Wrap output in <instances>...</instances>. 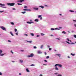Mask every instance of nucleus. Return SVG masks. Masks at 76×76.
<instances>
[{
  "label": "nucleus",
  "mask_w": 76,
  "mask_h": 76,
  "mask_svg": "<svg viewBox=\"0 0 76 76\" xmlns=\"http://www.w3.org/2000/svg\"><path fill=\"white\" fill-rule=\"evenodd\" d=\"M56 39H58V40H60V39H60V38H56Z\"/></svg>",
  "instance_id": "58836bf2"
},
{
  "label": "nucleus",
  "mask_w": 76,
  "mask_h": 76,
  "mask_svg": "<svg viewBox=\"0 0 76 76\" xmlns=\"http://www.w3.org/2000/svg\"><path fill=\"white\" fill-rule=\"evenodd\" d=\"M47 47H48V48H50V46L49 45H47Z\"/></svg>",
  "instance_id": "c03bdc74"
},
{
  "label": "nucleus",
  "mask_w": 76,
  "mask_h": 76,
  "mask_svg": "<svg viewBox=\"0 0 76 76\" xmlns=\"http://www.w3.org/2000/svg\"><path fill=\"white\" fill-rule=\"evenodd\" d=\"M40 37V36L39 35H37V37Z\"/></svg>",
  "instance_id": "de8ad7c7"
},
{
  "label": "nucleus",
  "mask_w": 76,
  "mask_h": 76,
  "mask_svg": "<svg viewBox=\"0 0 76 76\" xmlns=\"http://www.w3.org/2000/svg\"><path fill=\"white\" fill-rule=\"evenodd\" d=\"M74 26L75 27H76V24H74Z\"/></svg>",
  "instance_id": "3c124183"
},
{
  "label": "nucleus",
  "mask_w": 76,
  "mask_h": 76,
  "mask_svg": "<svg viewBox=\"0 0 76 76\" xmlns=\"http://www.w3.org/2000/svg\"><path fill=\"white\" fill-rule=\"evenodd\" d=\"M23 10H24V11H27L28 9H23Z\"/></svg>",
  "instance_id": "2f4dec72"
},
{
  "label": "nucleus",
  "mask_w": 76,
  "mask_h": 76,
  "mask_svg": "<svg viewBox=\"0 0 76 76\" xmlns=\"http://www.w3.org/2000/svg\"><path fill=\"white\" fill-rule=\"evenodd\" d=\"M56 56H58V57H61V54H56Z\"/></svg>",
  "instance_id": "9d476101"
},
{
  "label": "nucleus",
  "mask_w": 76,
  "mask_h": 76,
  "mask_svg": "<svg viewBox=\"0 0 76 76\" xmlns=\"http://www.w3.org/2000/svg\"><path fill=\"white\" fill-rule=\"evenodd\" d=\"M15 32H16V31H17V29H16V28H15Z\"/></svg>",
  "instance_id": "49530a36"
},
{
  "label": "nucleus",
  "mask_w": 76,
  "mask_h": 76,
  "mask_svg": "<svg viewBox=\"0 0 76 76\" xmlns=\"http://www.w3.org/2000/svg\"><path fill=\"white\" fill-rule=\"evenodd\" d=\"M21 51H22V52H23L24 51V50H20Z\"/></svg>",
  "instance_id": "bf43d9fd"
},
{
  "label": "nucleus",
  "mask_w": 76,
  "mask_h": 76,
  "mask_svg": "<svg viewBox=\"0 0 76 76\" xmlns=\"http://www.w3.org/2000/svg\"><path fill=\"white\" fill-rule=\"evenodd\" d=\"M21 13H22V14H25L26 13V12L24 11V12H21Z\"/></svg>",
  "instance_id": "bb28decb"
},
{
  "label": "nucleus",
  "mask_w": 76,
  "mask_h": 76,
  "mask_svg": "<svg viewBox=\"0 0 76 76\" xmlns=\"http://www.w3.org/2000/svg\"><path fill=\"white\" fill-rule=\"evenodd\" d=\"M35 66V65L34 64H32L30 65V66Z\"/></svg>",
  "instance_id": "c756f323"
},
{
  "label": "nucleus",
  "mask_w": 76,
  "mask_h": 76,
  "mask_svg": "<svg viewBox=\"0 0 76 76\" xmlns=\"http://www.w3.org/2000/svg\"><path fill=\"white\" fill-rule=\"evenodd\" d=\"M26 42H29V43H32V40L30 41H26Z\"/></svg>",
  "instance_id": "f8f14e48"
},
{
  "label": "nucleus",
  "mask_w": 76,
  "mask_h": 76,
  "mask_svg": "<svg viewBox=\"0 0 76 76\" xmlns=\"http://www.w3.org/2000/svg\"><path fill=\"white\" fill-rule=\"evenodd\" d=\"M24 8H25V9H26L28 8V7L25 6H24Z\"/></svg>",
  "instance_id": "f704fd0d"
},
{
  "label": "nucleus",
  "mask_w": 76,
  "mask_h": 76,
  "mask_svg": "<svg viewBox=\"0 0 76 76\" xmlns=\"http://www.w3.org/2000/svg\"><path fill=\"white\" fill-rule=\"evenodd\" d=\"M12 10H16V9L13 8L12 9Z\"/></svg>",
  "instance_id": "052dcab7"
},
{
  "label": "nucleus",
  "mask_w": 76,
  "mask_h": 76,
  "mask_svg": "<svg viewBox=\"0 0 76 76\" xmlns=\"http://www.w3.org/2000/svg\"><path fill=\"white\" fill-rule=\"evenodd\" d=\"M35 22H39V20L38 19H36L34 20Z\"/></svg>",
  "instance_id": "dca6fc26"
},
{
  "label": "nucleus",
  "mask_w": 76,
  "mask_h": 76,
  "mask_svg": "<svg viewBox=\"0 0 76 76\" xmlns=\"http://www.w3.org/2000/svg\"><path fill=\"white\" fill-rule=\"evenodd\" d=\"M1 7H2V8H7L6 7L3 6H1Z\"/></svg>",
  "instance_id": "4c0bfd02"
},
{
  "label": "nucleus",
  "mask_w": 76,
  "mask_h": 76,
  "mask_svg": "<svg viewBox=\"0 0 76 76\" xmlns=\"http://www.w3.org/2000/svg\"><path fill=\"white\" fill-rule=\"evenodd\" d=\"M55 75H58V73H55L54 74Z\"/></svg>",
  "instance_id": "13d9d810"
},
{
  "label": "nucleus",
  "mask_w": 76,
  "mask_h": 76,
  "mask_svg": "<svg viewBox=\"0 0 76 76\" xmlns=\"http://www.w3.org/2000/svg\"><path fill=\"white\" fill-rule=\"evenodd\" d=\"M49 51H50V50H51V48H49Z\"/></svg>",
  "instance_id": "5fc2aeb1"
},
{
  "label": "nucleus",
  "mask_w": 76,
  "mask_h": 76,
  "mask_svg": "<svg viewBox=\"0 0 76 76\" xmlns=\"http://www.w3.org/2000/svg\"><path fill=\"white\" fill-rule=\"evenodd\" d=\"M34 56V53H31L30 55H28L27 56V57H32Z\"/></svg>",
  "instance_id": "39448f33"
},
{
  "label": "nucleus",
  "mask_w": 76,
  "mask_h": 76,
  "mask_svg": "<svg viewBox=\"0 0 76 76\" xmlns=\"http://www.w3.org/2000/svg\"><path fill=\"white\" fill-rule=\"evenodd\" d=\"M38 8L37 7H34L33 8V9L34 10H38Z\"/></svg>",
  "instance_id": "1a4fd4ad"
},
{
  "label": "nucleus",
  "mask_w": 76,
  "mask_h": 76,
  "mask_svg": "<svg viewBox=\"0 0 76 76\" xmlns=\"http://www.w3.org/2000/svg\"><path fill=\"white\" fill-rule=\"evenodd\" d=\"M26 70L27 72H28V73H29V72H30L29 71V69H28V68L26 69Z\"/></svg>",
  "instance_id": "4468645a"
},
{
  "label": "nucleus",
  "mask_w": 76,
  "mask_h": 76,
  "mask_svg": "<svg viewBox=\"0 0 76 76\" xmlns=\"http://www.w3.org/2000/svg\"><path fill=\"white\" fill-rule=\"evenodd\" d=\"M4 12V11H0V13H3Z\"/></svg>",
  "instance_id": "e433bc0d"
},
{
  "label": "nucleus",
  "mask_w": 76,
  "mask_h": 76,
  "mask_svg": "<svg viewBox=\"0 0 76 76\" xmlns=\"http://www.w3.org/2000/svg\"><path fill=\"white\" fill-rule=\"evenodd\" d=\"M15 34H16V35H18V33L17 32V33H15Z\"/></svg>",
  "instance_id": "37998d69"
},
{
  "label": "nucleus",
  "mask_w": 76,
  "mask_h": 76,
  "mask_svg": "<svg viewBox=\"0 0 76 76\" xmlns=\"http://www.w3.org/2000/svg\"><path fill=\"white\" fill-rule=\"evenodd\" d=\"M0 28L2 29V30H3L4 31H6V28L4 27V26H1Z\"/></svg>",
  "instance_id": "423d86ee"
},
{
  "label": "nucleus",
  "mask_w": 76,
  "mask_h": 76,
  "mask_svg": "<svg viewBox=\"0 0 76 76\" xmlns=\"http://www.w3.org/2000/svg\"><path fill=\"white\" fill-rule=\"evenodd\" d=\"M45 55H47V53H46V52H45Z\"/></svg>",
  "instance_id": "680f3d73"
},
{
  "label": "nucleus",
  "mask_w": 76,
  "mask_h": 76,
  "mask_svg": "<svg viewBox=\"0 0 76 76\" xmlns=\"http://www.w3.org/2000/svg\"><path fill=\"white\" fill-rule=\"evenodd\" d=\"M49 58H50V57L49 56H47L46 57V58L47 59Z\"/></svg>",
  "instance_id": "79ce46f5"
},
{
  "label": "nucleus",
  "mask_w": 76,
  "mask_h": 76,
  "mask_svg": "<svg viewBox=\"0 0 76 76\" xmlns=\"http://www.w3.org/2000/svg\"><path fill=\"white\" fill-rule=\"evenodd\" d=\"M55 69L56 70H57V71L59 70V69L57 67V66L56 67Z\"/></svg>",
  "instance_id": "2eb2a0df"
},
{
  "label": "nucleus",
  "mask_w": 76,
  "mask_h": 76,
  "mask_svg": "<svg viewBox=\"0 0 76 76\" xmlns=\"http://www.w3.org/2000/svg\"><path fill=\"white\" fill-rule=\"evenodd\" d=\"M50 36H51V37H53V35L52 34L50 35Z\"/></svg>",
  "instance_id": "69168bd1"
},
{
  "label": "nucleus",
  "mask_w": 76,
  "mask_h": 76,
  "mask_svg": "<svg viewBox=\"0 0 76 76\" xmlns=\"http://www.w3.org/2000/svg\"><path fill=\"white\" fill-rule=\"evenodd\" d=\"M57 66H58V67H60L61 68H62V67H63V65L61 64H56L55 65V67H57Z\"/></svg>",
  "instance_id": "f03ea898"
},
{
  "label": "nucleus",
  "mask_w": 76,
  "mask_h": 76,
  "mask_svg": "<svg viewBox=\"0 0 76 76\" xmlns=\"http://www.w3.org/2000/svg\"><path fill=\"white\" fill-rule=\"evenodd\" d=\"M24 36H25L26 37H28V35L27 34H24Z\"/></svg>",
  "instance_id": "c9c22d12"
},
{
  "label": "nucleus",
  "mask_w": 76,
  "mask_h": 76,
  "mask_svg": "<svg viewBox=\"0 0 76 76\" xmlns=\"http://www.w3.org/2000/svg\"><path fill=\"white\" fill-rule=\"evenodd\" d=\"M66 40H67L68 41H69V38H67L66 39Z\"/></svg>",
  "instance_id": "a18cd8bd"
},
{
  "label": "nucleus",
  "mask_w": 76,
  "mask_h": 76,
  "mask_svg": "<svg viewBox=\"0 0 76 76\" xmlns=\"http://www.w3.org/2000/svg\"><path fill=\"white\" fill-rule=\"evenodd\" d=\"M43 47H44V45H41V46L40 47V48L41 49H42V48H43Z\"/></svg>",
  "instance_id": "6ab92c4d"
},
{
  "label": "nucleus",
  "mask_w": 76,
  "mask_h": 76,
  "mask_svg": "<svg viewBox=\"0 0 76 76\" xmlns=\"http://www.w3.org/2000/svg\"><path fill=\"white\" fill-rule=\"evenodd\" d=\"M10 23L11 25H14V23L13 22H11Z\"/></svg>",
  "instance_id": "72a5a7b5"
},
{
  "label": "nucleus",
  "mask_w": 76,
  "mask_h": 76,
  "mask_svg": "<svg viewBox=\"0 0 76 76\" xmlns=\"http://www.w3.org/2000/svg\"><path fill=\"white\" fill-rule=\"evenodd\" d=\"M30 22L27 21L26 22L27 23H28V24H31L32 23H34V22L32 21V20L31 19L30 20Z\"/></svg>",
  "instance_id": "7ed1b4c3"
},
{
  "label": "nucleus",
  "mask_w": 76,
  "mask_h": 76,
  "mask_svg": "<svg viewBox=\"0 0 76 76\" xmlns=\"http://www.w3.org/2000/svg\"><path fill=\"white\" fill-rule=\"evenodd\" d=\"M30 35H31V36H34V34L32 33H30Z\"/></svg>",
  "instance_id": "393cba45"
},
{
  "label": "nucleus",
  "mask_w": 76,
  "mask_h": 76,
  "mask_svg": "<svg viewBox=\"0 0 76 76\" xmlns=\"http://www.w3.org/2000/svg\"><path fill=\"white\" fill-rule=\"evenodd\" d=\"M32 11L31 9H27V11H28L29 12H31Z\"/></svg>",
  "instance_id": "7c9ffc66"
},
{
  "label": "nucleus",
  "mask_w": 76,
  "mask_h": 76,
  "mask_svg": "<svg viewBox=\"0 0 76 76\" xmlns=\"http://www.w3.org/2000/svg\"><path fill=\"white\" fill-rule=\"evenodd\" d=\"M10 53H12V54H13V51L12 50H11L10 51Z\"/></svg>",
  "instance_id": "473e14b6"
},
{
  "label": "nucleus",
  "mask_w": 76,
  "mask_h": 76,
  "mask_svg": "<svg viewBox=\"0 0 76 76\" xmlns=\"http://www.w3.org/2000/svg\"><path fill=\"white\" fill-rule=\"evenodd\" d=\"M40 34H41V36H44V35H45V34H44L43 33H41Z\"/></svg>",
  "instance_id": "412c9836"
},
{
  "label": "nucleus",
  "mask_w": 76,
  "mask_h": 76,
  "mask_svg": "<svg viewBox=\"0 0 76 76\" xmlns=\"http://www.w3.org/2000/svg\"><path fill=\"white\" fill-rule=\"evenodd\" d=\"M45 6L46 7H48V6L47 5H45Z\"/></svg>",
  "instance_id": "4d7b16f0"
},
{
  "label": "nucleus",
  "mask_w": 76,
  "mask_h": 76,
  "mask_svg": "<svg viewBox=\"0 0 76 76\" xmlns=\"http://www.w3.org/2000/svg\"><path fill=\"white\" fill-rule=\"evenodd\" d=\"M74 38H76V35H74Z\"/></svg>",
  "instance_id": "864d4df0"
},
{
  "label": "nucleus",
  "mask_w": 76,
  "mask_h": 76,
  "mask_svg": "<svg viewBox=\"0 0 76 76\" xmlns=\"http://www.w3.org/2000/svg\"><path fill=\"white\" fill-rule=\"evenodd\" d=\"M44 61H45V62H46V63H47V61L46 60H44Z\"/></svg>",
  "instance_id": "6e6d98bb"
},
{
  "label": "nucleus",
  "mask_w": 76,
  "mask_h": 76,
  "mask_svg": "<svg viewBox=\"0 0 76 76\" xmlns=\"http://www.w3.org/2000/svg\"><path fill=\"white\" fill-rule=\"evenodd\" d=\"M40 19L42 20V17H41L40 18Z\"/></svg>",
  "instance_id": "603ef678"
},
{
  "label": "nucleus",
  "mask_w": 76,
  "mask_h": 76,
  "mask_svg": "<svg viewBox=\"0 0 76 76\" xmlns=\"http://www.w3.org/2000/svg\"><path fill=\"white\" fill-rule=\"evenodd\" d=\"M62 34H66V32L64 31H63L62 32Z\"/></svg>",
  "instance_id": "aec40b11"
},
{
  "label": "nucleus",
  "mask_w": 76,
  "mask_h": 76,
  "mask_svg": "<svg viewBox=\"0 0 76 76\" xmlns=\"http://www.w3.org/2000/svg\"><path fill=\"white\" fill-rule=\"evenodd\" d=\"M39 76H42V74H41Z\"/></svg>",
  "instance_id": "338daca9"
},
{
  "label": "nucleus",
  "mask_w": 76,
  "mask_h": 76,
  "mask_svg": "<svg viewBox=\"0 0 76 76\" xmlns=\"http://www.w3.org/2000/svg\"><path fill=\"white\" fill-rule=\"evenodd\" d=\"M41 17H42V15H39L38 16V18H41Z\"/></svg>",
  "instance_id": "5701e85b"
},
{
  "label": "nucleus",
  "mask_w": 76,
  "mask_h": 76,
  "mask_svg": "<svg viewBox=\"0 0 76 76\" xmlns=\"http://www.w3.org/2000/svg\"><path fill=\"white\" fill-rule=\"evenodd\" d=\"M65 42L67 43V44H71V45H72L73 44H75V43L73 42H72L71 43H70L69 42H67V40H66Z\"/></svg>",
  "instance_id": "0eeeda50"
},
{
  "label": "nucleus",
  "mask_w": 76,
  "mask_h": 76,
  "mask_svg": "<svg viewBox=\"0 0 76 76\" xmlns=\"http://www.w3.org/2000/svg\"><path fill=\"white\" fill-rule=\"evenodd\" d=\"M0 6H5V4L0 3Z\"/></svg>",
  "instance_id": "9b49d317"
},
{
  "label": "nucleus",
  "mask_w": 76,
  "mask_h": 76,
  "mask_svg": "<svg viewBox=\"0 0 76 76\" xmlns=\"http://www.w3.org/2000/svg\"><path fill=\"white\" fill-rule=\"evenodd\" d=\"M68 58H70V56H68Z\"/></svg>",
  "instance_id": "774afa93"
},
{
  "label": "nucleus",
  "mask_w": 76,
  "mask_h": 76,
  "mask_svg": "<svg viewBox=\"0 0 76 76\" xmlns=\"http://www.w3.org/2000/svg\"><path fill=\"white\" fill-rule=\"evenodd\" d=\"M24 1V0H21L18 1L20 2V3H22V1Z\"/></svg>",
  "instance_id": "4be33fe9"
},
{
  "label": "nucleus",
  "mask_w": 76,
  "mask_h": 76,
  "mask_svg": "<svg viewBox=\"0 0 76 76\" xmlns=\"http://www.w3.org/2000/svg\"><path fill=\"white\" fill-rule=\"evenodd\" d=\"M10 34L11 35H12V36H14V35H13V34L12 32L11 31H10Z\"/></svg>",
  "instance_id": "b1692460"
},
{
  "label": "nucleus",
  "mask_w": 76,
  "mask_h": 76,
  "mask_svg": "<svg viewBox=\"0 0 76 76\" xmlns=\"http://www.w3.org/2000/svg\"><path fill=\"white\" fill-rule=\"evenodd\" d=\"M0 75H2V73L1 72H0Z\"/></svg>",
  "instance_id": "8fccbe9b"
},
{
  "label": "nucleus",
  "mask_w": 76,
  "mask_h": 76,
  "mask_svg": "<svg viewBox=\"0 0 76 76\" xmlns=\"http://www.w3.org/2000/svg\"><path fill=\"white\" fill-rule=\"evenodd\" d=\"M69 11L70 12H72V13L75 12V11L73 10H69Z\"/></svg>",
  "instance_id": "a878e982"
},
{
  "label": "nucleus",
  "mask_w": 76,
  "mask_h": 76,
  "mask_svg": "<svg viewBox=\"0 0 76 76\" xmlns=\"http://www.w3.org/2000/svg\"><path fill=\"white\" fill-rule=\"evenodd\" d=\"M19 75H21L22 74H21V73H19Z\"/></svg>",
  "instance_id": "0e129e2a"
},
{
  "label": "nucleus",
  "mask_w": 76,
  "mask_h": 76,
  "mask_svg": "<svg viewBox=\"0 0 76 76\" xmlns=\"http://www.w3.org/2000/svg\"><path fill=\"white\" fill-rule=\"evenodd\" d=\"M3 51L2 50L0 49V56H4V54H6V53H2Z\"/></svg>",
  "instance_id": "f257e3e1"
},
{
  "label": "nucleus",
  "mask_w": 76,
  "mask_h": 76,
  "mask_svg": "<svg viewBox=\"0 0 76 76\" xmlns=\"http://www.w3.org/2000/svg\"><path fill=\"white\" fill-rule=\"evenodd\" d=\"M8 42H11V41H10V40H8Z\"/></svg>",
  "instance_id": "e2e57ef3"
},
{
  "label": "nucleus",
  "mask_w": 76,
  "mask_h": 76,
  "mask_svg": "<svg viewBox=\"0 0 76 76\" xmlns=\"http://www.w3.org/2000/svg\"><path fill=\"white\" fill-rule=\"evenodd\" d=\"M60 29H62V27H59V28H55V30H60Z\"/></svg>",
  "instance_id": "6e6552de"
},
{
  "label": "nucleus",
  "mask_w": 76,
  "mask_h": 76,
  "mask_svg": "<svg viewBox=\"0 0 76 76\" xmlns=\"http://www.w3.org/2000/svg\"><path fill=\"white\" fill-rule=\"evenodd\" d=\"M7 4L8 6H13L15 5V3H7Z\"/></svg>",
  "instance_id": "20e7f679"
},
{
  "label": "nucleus",
  "mask_w": 76,
  "mask_h": 76,
  "mask_svg": "<svg viewBox=\"0 0 76 76\" xmlns=\"http://www.w3.org/2000/svg\"><path fill=\"white\" fill-rule=\"evenodd\" d=\"M71 56H75V54L71 53Z\"/></svg>",
  "instance_id": "cd10ccee"
},
{
  "label": "nucleus",
  "mask_w": 76,
  "mask_h": 76,
  "mask_svg": "<svg viewBox=\"0 0 76 76\" xmlns=\"http://www.w3.org/2000/svg\"><path fill=\"white\" fill-rule=\"evenodd\" d=\"M33 48L34 49H37V47H36V46H34V47H33Z\"/></svg>",
  "instance_id": "ea45409f"
},
{
  "label": "nucleus",
  "mask_w": 76,
  "mask_h": 76,
  "mask_svg": "<svg viewBox=\"0 0 76 76\" xmlns=\"http://www.w3.org/2000/svg\"><path fill=\"white\" fill-rule=\"evenodd\" d=\"M55 30V28H51V31H54Z\"/></svg>",
  "instance_id": "c85d7f7f"
},
{
  "label": "nucleus",
  "mask_w": 76,
  "mask_h": 76,
  "mask_svg": "<svg viewBox=\"0 0 76 76\" xmlns=\"http://www.w3.org/2000/svg\"><path fill=\"white\" fill-rule=\"evenodd\" d=\"M39 7H41V8H42V9H44V7L42 6H39Z\"/></svg>",
  "instance_id": "a211bd4d"
},
{
  "label": "nucleus",
  "mask_w": 76,
  "mask_h": 76,
  "mask_svg": "<svg viewBox=\"0 0 76 76\" xmlns=\"http://www.w3.org/2000/svg\"><path fill=\"white\" fill-rule=\"evenodd\" d=\"M73 21L74 22V23H75V22H76V20H73Z\"/></svg>",
  "instance_id": "a19ab883"
},
{
  "label": "nucleus",
  "mask_w": 76,
  "mask_h": 76,
  "mask_svg": "<svg viewBox=\"0 0 76 76\" xmlns=\"http://www.w3.org/2000/svg\"><path fill=\"white\" fill-rule=\"evenodd\" d=\"M42 53L41 51H37V54H42Z\"/></svg>",
  "instance_id": "ddd939ff"
},
{
  "label": "nucleus",
  "mask_w": 76,
  "mask_h": 76,
  "mask_svg": "<svg viewBox=\"0 0 76 76\" xmlns=\"http://www.w3.org/2000/svg\"><path fill=\"white\" fill-rule=\"evenodd\" d=\"M19 62L20 63H23V61L22 60H20Z\"/></svg>",
  "instance_id": "f3484780"
},
{
  "label": "nucleus",
  "mask_w": 76,
  "mask_h": 76,
  "mask_svg": "<svg viewBox=\"0 0 76 76\" xmlns=\"http://www.w3.org/2000/svg\"><path fill=\"white\" fill-rule=\"evenodd\" d=\"M18 5H22V4L19 3H18Z\"/></svg>",
  "instance_id": "09e8293b"
}]
</instances>
